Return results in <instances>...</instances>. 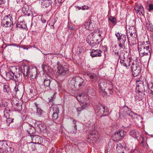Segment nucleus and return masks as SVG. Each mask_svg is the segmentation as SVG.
<instances>
[{
    "label": "nucleus",
    "instance_id": "1",
    "mask_svg": "<svg viewBox=\"0 0 153 153\" xmlns=\"http://www.w3.org/2000/svg\"><path fill=\"white\" fill-rule=\"evenodd\" d=\"M98 83L102 95H109L112 93L113 85L110 81L101 79L99 80Z\"/></svg>",
    "mask_w": 153,
    "mask_h": 153
},
{
    "label": "nucleus",
    "instance_id": "2",
    "mask_svg": "<svg viewBox=\"0 0 153 153\" xmlns=\"http://www.w3.org/2000/svg\"><path fill=\"white\" fill-rule=\"evenodd\" d=\"M149 41H147L146 44L145 42H140L138 43V51L140 56L149 55V59L151 55L152 48L150 45L149 44Z\"/></svg>",
    "mask_w": 153,
    "mask_h": 153
},
{
    "label": "nucleus",
    "instance_id": "3",
    "mask_svg": "<svg viewBox=\"0 0 153 153\" xmlns=\"http://www.w3.org/2000/svg\"><path fill=\"white\" fill-rule=\"evenodd\" d=\"M57 73L62 76H66L69 74V69L67 66L62 65L59 62H57Z\"/></svg>",
    "mask_w": 153,
    "mask_h": 153
},
{
    "label": "nucleus",
    "instance_id": "4",
    "mask_svg": "<svg viewBox=\"0 0 153 153\" xmlns=\"http://www.w3.org/2000/svg\"><path fill=\"white\" fill-rule=\"evenodd\" d=\"M131 68L133 76L134 77L138 76L140 73L141 70V63L140 61H135L132 63Z\"/></svg>",
    "mask_w": 153,
    "mask_h": 153
},
{
    "label": "nucleus",
    "instance_id": "5",
    "mask_svg": "<svg viewBox=\"0 0 153 153\" xmlns=\"http://www.w3.org/2000/svg\"><path fill=\"white\" fill-rule=\"evenodd\" d=\"M142 79V78H138L136 79V89L137 91L140 92H146L149 89L148 84L146 83L144 84L143 81Z\"/></svg>",
    "mask_w": 153,
    "mask_h": 153
},
{
    "label": "nucleus",
    "instance_id": "6",
    "mask_svg": "<svg viewBox=\"0 0 153 153\" xmlns=\"http://www.w3.org/2000/svg\"><path fill=\"white\" fill-rule=\"evenodd\" d=\"M70 83L75 88L78 87L81 88L85 85V82L83 79L79 76L73 78L70 81Z\"/></svg>",
    "mask_w": 153,
    "mask_h": 153
},
{
    "label": "nucleus",
    "instance_id": "7",
    "mask_svg": "<svg viewBox=\"0 0 153 153\" xmlns=\"http://www.w3.org/2000/svg\"><path fill=\"white\" fill-rule=\"evenodd\" d=\"M97 19L91 18L88 21L85 22L83 25V27L86 30H92L96 27Z\"/></svg>",
    "mask_w": 153,
    "mask_h": 153
},
{
    "label": "nucleus",
    "instance_id": "8",
    "mask_svg": "<svg viewBox=\"0 0 153 153\" xmlns=\"http://www.w3.org/2000/svg\"><path fill=\"white\" fill-rule=\"evenodd\" d=\"M120 58L121 65L125 67L126 69H128L131 65V58L125 57L123 53L120 55Z\"/></svg>",
    "mask_w": 153,
    "mask_h": 153
},
{
    "label": "nucleus",
    "instance_id": "9",
    "mask_svg": "<svg viewBox=\"0 0 153 153\" xmlns=\"http://www.w3.org/2000/svg\"><path fill=\"white\" fill-rule=\"evenodd\" d=\"M12 20V15L11 14L6 16L2 20L1 25L4 27H11L13 25Z\"/></svg>",
    "mask_w": 153,
    "mask_h": 153
},
{
    "label": "nucleus",
    "instance_id": "10",
    "mask_svg": "<svg viewBox=\"0 0 153 153\" xmlns=\"http://www.w3.org/2000/svg\"><path fill=\"white\" fill-rule=\"evenodd\" d=\"M87 96L85 94L82 93L79 94L76 97V98L77 100L80 102H82L83 104H85L86 106H88L89 105L88 102L86 101L87 98Z\"/></svg>",
    "mask_w": 153,
    "mask_h": 153
},
{
    "label": "nucleus",
    "instance_id": "11",
    "mask_svg": "<svg viewBox=\"0 0 153 153\" xmlns=\"http://www.w3.org/2000/svg\"><path fill=\"white\" fill-rule=\"evenodd\" d=\"M94 34L93 35L94 37V42L95 45L97 43V42L99 43L102 40L101 36L102 32L99 31L98 30H96L94 31L93 32Z\"/></svg>",
    "mask_w": 153,
    "mask_h": 153
},
{
    "label": "nucleus",
    "instance_id": "12",
    "mask_svg": "<svg viewBox=\"0 0 153 153\" xmlns=\"http://www.w3.org/2000/svg\"><path fill=\"white\" fill-rule=\"evenodd\" d=\"M51 110L52 111L53 114L52 115V119L53 120H56L58 117V114L59 113V110L57 106H54Z\"/></svg>",
    "mask_w": 153,
    "mask_h": 153
},
{
    "label": "nucleus",
    "instance_id": "13",
    "mask_svg": "<svg viewBox=\"0 0 153 153\" xmlns=\"http://www.w3.org/2000/svg\"><path fill=\"white\" fill-rule=\"evenodd\" d=\"M126 37L125 35L121 34L120 36L119 37L118 40L119 41V46L120 48L124 49L125 48V42L126 41Z\"/></svg>",
    "mask_w": 153,
    "mask_h": 153
},
{
    "label": "nucleus",
    "instance_id": "14",
    "mask_svg": "<svg viewBox=\"0 0 153 153\" xmlns=\"http://www.w3.org/2000/svg\"><path fill=\"white\" fill-rule=\"evenodd\" d=\"M43 85L45 88L47 87L50 88L51 82L52 79L48 75H46L43 78Z\"/></svg>",
    "mask_w": 153,
    "mask_h": 153
},
{
    "label": "nucleus",
    "instance_id": "15",
    "mask_svg": "<svg viewBox=\"0 0 153 153\" xmlns=\"http://www.w3.org/2000/svg\"><path fill=\"white\" fill-rule=\"evenodd\" d=\"M135 28L132 26L130 27L127 30L126 34L128 40H129L130 37L129 35L130 36V37L132 36V38L133 37V36H137Z\"/></svg>",
    "mask_w": 153,
    "mask_h": 153
},
{
    "label": "nucleus",
    "instance_id": "16",
    "mask_svg": "<svg viewBox=\"0 0 153 153\" xmlns=\"http://www.w3.org/2000/svg\"><path fill=\"white\" fill-rule=\"evenodd\" d=\"M105 108V106H103L100 104L96 105L94 107V108L98 115H99L100 113L101 114L100 116L101 115H103V113L104 112V108Z\"/></svg>",
    "mask_w": 153,
    "mask_h": 153
},
{
    "label": "nucleus",
    "instance_id": "17",
    "mask_svg": "<svg viewBox=\"0 0 153 153\" xmlns=\"http://www.w3.org/2000/svg\"><path fill=\"white\" fill-rule=\"evenodd\" d=\"M88 136L89 138L93 139L94 141H96L99 138L98 133L96 130H93L91 131Z\"/></svg>",
    "mask_w": 153,
    "mask_h": 153
},
{
    "label": "nucleus",
    "instance_id": "18",
    "mask_svg": "<svg viewBox=\"0 0 153 153\" xmlns=\"http://www.w3.org/2000/svg\"><path fill=\"white\" fill-rule=\"evenodd\" d=\"M30 138L31 139L32 143L35 144H40L42 142V138L39 136L32 135L30 136Z\"/></svg>",
    "mask_w": 153,
    "mask_h": 153
},
{
    "label": "nucleus",
    "instance_id": "19",
    "mask_svg": "<svg viewBox=\"0 0 153 153\" xmlns=\"http://www.w3.org/2000/svg\"><path fill=\"white\" fill-rule=\"evenodd\" d=\"M39 3L43 8H47L51 5L52 1L51 0H39Z\"/></svg>",
    "mask_w": 153,
    "mask_h": 153
},
{
    "label": "nucleus",
    "instance_id": "20",
    "mask_svg": "<svg viewBox=\"0 0 153 153\" xmlns=\"http://www.w3.org/2000/svg\"><path fill=\"white\" fill-rule=\"evenodd\" d=\"M10 144H11L10 142H7L5 140L0 141V152L2 153L3 152Z\"/></svg>",
    "mask_w": 153,
    "mask_h": 153
},
{
    "label": "nucleus",
    "instance_id": "21",
    "mask_svg": "<svg viewBox=\"0 0 153 153\" xmlns=\"http://www.w3.org/2000/svg\"><path fill=\"white\" fill-rule=\"evenodd\" d=\"M94 34L93 33H91L87 37V42L91 46H94L95 45V43L94 42V39L93 36Z\"/></svg>",
    "mask_w": 153,
    "mask_h": 153
},
{
    "label": "nucleus",
    "instance_id": "22",
    "mask_svg": "<svg viewBox=\"0 0 153 153\" xmlns=\"http://www.w3.org/2000/svg\"><path fill=\"white\" fill-rule=\"evenodd\" d=\"M134 9L137 13L140 15H143L145 12L143 7L141 5H136L134 7Z\"/></svg>",
    "mask_w": 153,
    "mask_h": 153
},
{
    "label": "nucleus",
    "instance_id": "23",
    "mask_svg": "<svg viewBox=\"0 0 153 153\" xmlns=\"http://www.w3.org/2000/svg\"><path fill=\"white\" fill-rule=\"evenodd\" d=\"M102 51L100 50H92L91 52V56L93 57L101 56Z\"/></svg>",
    "mask_w": 153,
    "mask_h": 153
},
{
    "label": "nucleus",
    "instance_id": "24",
    "mask_svg": "<svg viewBox=\"0 0 153 153\" xmlns=\"http://www.w3.org/2000/svg\"><path fill=\"white\" fill-rule=\"evenodd\" d=\"M29 75H30L31 78L33 79H35L37 75V72L36 68H32L29 70Z\"/></svg>",
    "mask_w": 153,
    "mask_h": 153
},
{
    "label": "nucleus",
    "instance_id": "25",
    "mask_svg": "<svg viewBox=\"0 0 153 153\" xmlns=\"http://www.w3.org/2000/svg\"><path fill=\"white\" fill-rule=\"evenodd\" d=\"M21 68L23 75L26 76H29L28 72L30 70H29L28 67L26 65H22L21 66Z\"/></svg>",
    "mask_w": 153,
    "mask_h": 153
},
{
    "label": "nucleus",
    "instance_id": "26",
    "mask_svg": "<svg viewBox=\"0 0 153 153\" xmlns=\"http://www.w3.org/2000/svg\"><path fill=\"white\" fill-rule=\"evenodd\" d=\"M27 131L28 133L30 134V135L28 136V137H30V136H32L33 135H32V134L35 133L36 130L34 127L31 126L29 124L27 129Z\"/></svg>",
    "mask_w": 153,
    "mask_h": 153
},
{
    "label": "nucleus",
    "instance_id": "27",
    "mask_svg": "<svg viewBox=\"0 0 153 153\" xmlns=\"http://www.w3.org/2000/svg\"><path fill=\"white\" fill-rule=\"evenodd\" d=\"M13 143H11V144L9 145L2 153H13L14 149L12 147V145Z\"/></svg>",
    "mask_w": 153,
    "mask_h": 153
},
{
    "label": "nucleus",
    "instance_id": "28",
    "mask_svg": "<svg viewBox=\"0 0 153 153\" xmlns=\"http://www.w3.org/2000/svg\"><path fill=\"white\" fill-rule=\"evenodd\" d=\"M34 104L36 108L37 114L39 116H41L44 113V111L41 108L40 105L38 104L37 102H35Z\"/></svg>",
    "mask_w": 153,
    "mask_h": 153
},
{
    "label": "nucleus",
    "instance_id": "29",
    "mask_svg": "<svg viewBox=\"0 0 153 153\" xmlns=\"http://www.w3.org/2000/svg\"><path fill=\"white\" fill-rule=\"evenodd\" d=\"M116 149L118 153H124L125 148L120 143L117 144Z\"/></svg>",
    "mask_w": 153,
    "mask_h": 153
},
{
    "label": "nucleus",
    "instance_id": "30",
    "mask_svg": "<svg viewBox=\"0 0 153 153\" xmlns=\"http://www.w3.org/2000/svg\"><path fill=\"white\" fill-rule=\"evenodd\" d=\"M15 72L13 73L12 71L6 73V78L7 80H13L14 79Z\"/></svg>",
    "mask_w": 153,
    "mask_h": 153
},
{
    "label": "nucleus",
    "instance_id": "31",
    "mask_svg": "<svg viewBox=\"0 0 153 153\" xmlns=\"http://www.w3.org/2000/svg\"><path fill=\"white\" fill-rule=\"evenodd\" d=\"M129 134L131 136L134 138H137L139 136V134L137 131L135 130H132L130 131Z\"/></svg>",
    "mask_w": 153,
    "mask_h": 153
},
{
    "label": "nucleus",
    "instance_id": "32",
    "mask_svg": "<svg viewBox=\"0 0 153 153\" xmlns=\"http://www.w3.org/2000/svg\"><path fill=\"white\" fill-rule=\"evenodd\" d=\"M139 93L136 95L135 97L136 100H138L139 101L142 100L143 98V91L140 92L139 91H138Z\"/></svg>",
    "mask_w": 153,
    "mask_h": 153
},
{
    "label": "nucleus",
    "instance_id": "33",
    "mask_svg": "<svg viewBox=\"0 0 153 153\" xmlns=\"http://www.w3.org/2000/svg\"><path fill=\"white\" fill-rule=\"evenodd\" d=\"M87 74L89 76L90 78L92 81H95L97 79V77L96 74L91 73Z\"/></svg>",
    "mask_w": 153,
    "mask_h": 153
},
{
    "label": "nucleus",
    "instance_id": "34",
    "mask_svg": "<svg viewBox=\"0 0 153 153\" xmlns=\"http://www.w3.org/2000/svg\"><path fill=\"white\" fill-rule=\"evenodd\" d=\"M129 108L126 107H123L120 109V113H121L123 115H126Z\"/></svg>",
    "mask_w": 153,
    "mask_h": 153
},
{
    "label": "nucleus",
    "instance_id": "35",
    "mask_svg": "<svg viewBox=\"0 0 153 153\" xmlns=\"http://www.w3.org/2000/svg\"><path fill=\"white\" fill-rule=\"evenodd\" d=\"M56 22V21L55 19H52L49 20L48 25L50 27L51 29H54V27L53 25Z\"/></svg>",
    "mask_w": 153,
    "mask_h": 153
},
{
    "label": "nucleus",
    "instance_id": "36",
    "mask_svg": "<svg viewBox=\"0 0 153 153\" xmlns=\"http://www.w3.org/2000/svg\"><path fill=\"white\" fill-rule=\"evenodd\" d=\"M113 137L115 138L117 140H119L121 138L118 131H117L115 132L113 135Z\"/></svg>",
    "mask_w": 153,
    "mask_h": 153
},
{
    "label": "nucleus",
    "instance_id": "37",
    "mask_svg": "<svg viewBox=\"0 0 153 153\" xmlns=\"http://www.w3.org/2000/svg\"><path fill=\"white\" fill-rule=\"evenodd\" d=\"M25 22L24 21L20 22V23H18L16 25L17 27H21L23 28H25Z\"/></svg>",
    "mask_w": 153,
    "mask_h": 153
},
{
    "label": "nucleus",
    "instance_id": "38",
    "mask_svg": "<svg viewBox=\"0 0 153 153\" xmlns=\"http://www.w3.org/2000/svg\"><path fill=\"white\" fill-rule=\"evenodd\" d=\"M22 11L25 15H27V14L29 11V7L28 6L26 5L22 7Z\"/></svg>",
    "mask_w": 153,
    "mask_h": 153
},
{
    "label": "nucleus",
    "instance_id": "39",
    "mask_svg": "<svg viewBox=\"0 0 153 153\" xmlns=\"http://www.w3.org/2000/svg\"><path fill=\"white\" fill-rule=\"evenodd\" d=\"M39 127L41 131L45 132L46 131V127L45 125L43 124H39Z\"/></svg>",
    "mask_w": 153,
    "mask_h": 153
},
{
    "label": "nucleus",
    "instance_id": "40",
    "mask_svg": "<svg viewBox=\"0 0 153 153\" xmlns=\"http://www.w3.org/2000/svg\"><path fill=\"white\" fill-rule=\"evenodd\" d=\"M20 77V74L19 73H17L16 72L15 73L14 75V79H13L15 82L18 81V79Z\"/></svg>",
    "mask_w": 153,
    "mask_h": 153
},
{
    "label": "nucleus",
    "instance_id": "41",
    "mask_svg": "<svg viewBox=\"0 0 153 153\" xmlns=\"http://www.w3.org/2000/svg\"><path fill=\"white\" fill-rule=\"evenodd\" d=\"M118 131L121 137H123L126 134V132L123 130H120Z\"/></svg>",
    "mask_w": 153,
    "mask_h": 153
},
{
    "label": "nucleus",
    "instance_id": "42",
    "mask_svg": "<svg viewBox=\"0 0 153 153\" xmlns=\"http://www.w3.org/2000/svg\"><path fill=\"white\" fill-rule=\"evenodd\" d=\"M109 112L108 110L107 109H106V107L104 108V112L103 113V115H101L100 116V117H102L104 116H107Z\"/></svg>",
    "mask_w": 153,
    "mask_h": 153
},
{
    "label": "nucleus",
    "instance_id": "43",
    "mask_svg": "<svg viewBox=\"0 0 153 153\" xmlns=\"http://www.w3.org/2000/svg\"><path fill=\"white\" fill-rule=\"evenodd\" d=\"M146 26L148 27L149 30L150 31H153V26L152 24L150 23H147L146 24Z\"/></svg>",
    "mask_w": 153,
    "mask_h": 153
},
{
    "label": "nucleus",
    "instance_id": "44",
    "mask_svg": "<svg viewBox=\"0 0 153 153\" xmlns=\"http://www.w3.org/2000/svg\"><path fill=\"white\" fill-rule=\"evenodd\" d=\"M3 91L4 92L8 93L9 91V88L8 86L6 85H5L3 87Z\"/></svg>",
    "mask_w": 153,
    "mask_h": 153
},
{
    "label": "nucleus",
    "instance_id": "45",
    "mask_svg": "<svg viewBox=\"0 0 153 153\" xmlns=\"http://www.w3.org/2000/svg\"><path fill=\"white\" fill-rule=\"evenodd\" d=\"M85 104H83V105L82 106V107H78L77 108V110L78 111H81L82 109L85 108L87 107Z\"/></svg>",
    "mask_w": 153,
    "mask_h": 153
},
{
    "label": "nucleus",
    "instance_id": "46",
    "mask_svg": "<svg viewBox=\"0 0 153 153\" xmlns=\"http://www.w3.org/2000/svg\"><path fill=\"white\" fill-rule=\"evenodd\" d=\"M109 21L112 22L113 23H115L116 22V19L113 17H111L108 18Z\"/></svg>",
    "mask_w": 153,
    "mask_h": 153
},
{
    "label": "nucleus",
    "instance_id": "47",
    "mask_svg": "<svg viewBox=\"0 0 153 153\" xmlns=\"http://www.w3.org/2000/svg\"><path fill=\"white\" fill-rule=\"evenodd\" d=\"M133 40H132L131 41V43L132 45H134L137 44V40L136 39L137 37L133 36Z\"/></svg>",
    "mask_w": 153,
    "mask_h": 153
},
{
    "label": "nucleus",
    "instance_id": "48",
    "mask_svg": "<svg viewBox=\"0 0 153 153\" xmlns=\"http://www.w3.org/2000/svg\"><path fill=\"white\" fill-rule=\"evenodd\" d=\"M126 114V115L128 114L130 116H132L133 114H134V113L131 110L128 109Z\"/></svg>",
    "mask_w": 153,
    "mask_h": 153
},
{
    "label": "nucleus",
    "instance_id": "49",
    "mask_svg": "<svg viewBox=\"0 0 153 153\" xmlns=\"http://www.w3.org/2000/svg\"><path fill=\"white\" fill-rule=\"evenodd\" d=\"M62 0H55V3L56 5H57L58 6L60 5V3L62 2Z\"/></svg>",
    "mask_w": 153,
    "mask_h": 153
},
{
    "label": "nucleus",
    "instance_id": "50",
    "mask_svg": "<svg viewBox=\"0 0 153 153\" xmlns=\"http://www.w3.org/2000/svg\"><path fill=\"white\" fill-rule=\"evenodd\" d=\"M138 151L136 147H135L134 149H132L130 152V153H138Z\"/></svg>",
    "mask_w": 153,
    "mask_h": 153
},
{
    "label": "nucleus",
    "instance_id": "51",
    "mask_svg": "<svg viewBox=\"0 0 153 153\" xmlns=\"http://www.w3.org/2000/svg\"><path fill=\"white\" fill-rule=\"evenodd\" d=\"M152 10H153V4L151 3L149 5L148 10L149 11H151Z\"/></svg>",
    "mask_w": 153,
    "mask_h": 153
},
{
    "label": "nucleus",
    "instance_id": "52",
    "mask_svg": "<svg viewBox=\"0 0 153 153\" xmlns=\"http://www.w3.org/2000/svg\"><path fill=\"white\" fill-rule=\"evenodd\" d=\"M54 95L55 94H54L51 96L50 97L48 98V99L49 102H50L52 101L53 100V99L54 98Z\"/></svg>",
    "mask_w": 153,
    "mask_h": 153
},
{
    "label": "nucleus",
    "instance_id": "53",
    "mask_svg": "<svg viewBox=\"0 0 153 153\" xmlns=\"http://www.w3.org/2000/svg\"><path fill=\"white\" fill-rule=\"evenodd\" d=\"M88 6H86L85 5H84V6H82V10H85V9H88Z\"/></svg>",
    "mask_w": 153,
    "mask_h": 153
},
{
    "label": "nucleus",
    "instance_id": "54",
    "mask_svg": "<svg viewBox=\"0 0 153 153\" xmlns=\"http://www.w3.org/2000/svg\"><path fill=\"white\" fill-rule=\"evenodd\" d=\"M115 35L117 37V39L118 40V39H119V37L121 35L118 32L115 34Z\"/></svg>",
    "mask_w": 153,
    "mask_h": 153
},
{
    "label": "nucleus",
    "instance_id": "55",
    "mask_svg": "<svg viewBox=\"0 0 153 153\" xmlns=\"http://www.w3.org/2000/svg\"><path fill=\"white\" fill-rule=\"evenodd\" d=\"M18 108H17V109H18L19 110L21 111L22 110V105H20L19 106L17 107Z\"/></svg>",
    "mask_w": 153,
    "mask_h": 153
},
{
    "label": "nucleus",
    "instance_id": "56",
    "mask_svg": "<svg viewBox=\"0 0 153 153\" xmlns=\"http://www.w3.org/2000/svg\"><path fill=\"white\" fill-rule=\"evenodd\" d=\"M4 3V0H0V4H2Z\"/></svg>",
    "mask_w": 153,
    "mask_h": 153
},
{
    "label": "nucleus",
    "instance_id": "57",
    "mask_svg": "<svg viewBox=\"0 0 153 153\" xmlns=\"http://www.w3.org/2000/svg\"><path fill=\"white\" fill-rule=\"evenodd\" d=\"M74 127V128H75V131H76L77 130V125L76 124L75 125Z\"/></svg>",
    "mask_w": 153,
    "mask_h": 153
},
{
    "label": "nucleus",
    "instance_id": "58",
    "mask_svg": "<svg viewBox=\"0 0 153 153\" xmlns=\"http://www.w3.org/2000/svg\"><path fill=\"white\" fill-rule=\"evenodd\" d=\"M13 45L14 46H16L17 47H18L19 46V45H17L16 44H13Z\"/></svg>",
    "mask_w": 153,
    "mask_h": 153
},
{
    "label": "nucleus",
    "instance_id": "59",
    "mask_svg": "<svg viewBox=\"0 0 153 153\" xmlns=\"http://www.w3.org/2000/svg\"><path fill=\"white\" fill-rule=\"evenodd\" d=\"M73 123L75 125L76 124V120H74L73 121Z\"/></svg>",
    "mask_w": 153,
    "mask_h": 153
},
{
    "label": "nucleus",
    "instance_id": "60",
    "mask_svg": "<svg viewBox=\"0 0 153 153\" xmlns=\"http://www.w3.org/2000/svg\"><path fill=\"white\" fill-rule=\"evenodd\" d=\"M82 7H78V8L79 10L82 9Z\"/></svg>",
    "mask_w": 153,
    "mask_h": 153
},
{
    "label": "nucleus",
    "instance_id": "61",
    "mask_svg": "<svg viewBox=\"0 0 153 153\" xmlns=\"http://www.w3.org/2000/svg\"><path fill=\"white\" fill-rule=\"evenodd\" d=\"M23 49H26V50H28V48H27H27L25 47V48L24 47L23 48Z\"/></svg>",
    "mask_w": 153,
    "mask_h": 153
},
{
    "label": "nucleus",
    "instance_id": "62",
    "mask_svg": "<svg viewBox=\"0 0 153 153\" xmlns=\"http://www.w3.org/2000/svg\"><path fill=\"white\" fill-rule=\"evenodd\" d=\"M42 22L43 23H45L46 22V20H44L43 21H42Z\"/></svg>",
    "mask_w": 153,
    "mask_h": 153
},
{
    "label": "nucleus",
    "instance_id": "63",
    "mask_svg": "<svg viewBox=\"0 0 153 153\" xmlns=\"http://www.w3.org/2000/svg\"><path fill=\"white\" fill-rule=\"evenodd\" d=\"M30 92L31 93H32V92H33V91L32 90H30Z\"/></svg>",
    "mask_w": 153,
    "mask_h": 153
},
{
    "label": "nucleus",
    "instance_id": "64",
    "mask_svg": "<svg viewBox=\"0 0 153 153\" xmlns=\"http://www.w3.org/2000/svg\"><path fill=\"white\" fill-rule=\"evenodd\" d=\"M10 119H8L7 120V121L9 120H10Z\"/></svg>",
    "mask_w": 153,
    "mask_h": 153
}]
</instances>
